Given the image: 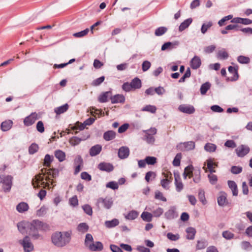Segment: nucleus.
<instances>
[{
  "mask_svg": "<svg viewBox=\"0 0 252 252\" xmlns=\"http://www.w3.org/2000/svg\"><path fill=\"white\" fill-rule=\"evenodd\" d=\"M53 157H51L49 155H45L44 159L43 165L45 166L50 167L51 163L52 162Z\"/></svg>",
  "mask_w": 252,
  "mask_h": 252,
  "instance_id": "nucleus-41",
  "label": "nucleus"
},
{
  "mask_svg": "<svg viewBox=\"0 0 252 252\" xmlns=\"http://www.w3.org/2000/svg\"><path fill=\"white\" fill-rule=\"evenodd\" d=\"M228 185L229 188L231 189L233 195L237 196L238 195V188L236 183L233 181H228Z\"/></svg>",
  "mask_w": 252,
  "mask_h": 252,
  "instance_id": "nucleus-24",
  "label": "nucleus"
},
{
  "mask_svg": "<svg viewBox=\"0 0 252 252\" xmlns=\"http://www.w3.org/2000/svg\"><path fill=\"white\" fill-rule=\"evenodd\" d=\"M182 158V155L180 153L177 154L176 157L174 158V159L173 161V164L174 166H179L180 164V160Z\"/></svg>",
  "mask_w": 252,
  "mask_h": 252,
  "instance_id": "nucleus-51",
  "label": "nucleus"
},
{
  "mask_svg": "<svg viewBox=\"0 0 252 252\" xmlns=\"http://www.w3.org/2000/svg\"><path fill=\"white\" fill-rule=\"evenodd\" d=\"M171 182L170 180L163 179L160 181V185L164 189L168 190L169 189V185Z\"/></svg>",
  "mask_w": 252,
  "mask_h": 252,
  "instance_id": "nucleus-43",
  "label": "nucleus"
},
{
  "mask_svg": "<svg viewBox=\"0 0 252 252\" xmlns=\"http://www.w3.org/2000/svg\"><path fill=\"white\" fill-rule=\"evenodd\" d=\"M242 171V168L240 166H233L231 167V172L234 174L240 173Z\"/></svg>",
  "mask_w": 252,
  "mask_h": 252,
  "instance_id": "nucleus-58",
  "label": "nucleus"
},
{
  "mask_svg": "<svg viewBox=\"0 0 252 252\" xmlns=\"http://www.w3.org/2000/svg\"><path fill=\"white\" fill-rule=\"evenodd\" d=\"M210 84L209 82H206L205 83L203 84L200 88V92L202 94H205L207 91L210 89Z\"/></svg>",
  "mask_w": 252,
  "mask_h": 252,
  "instance_id": "nucleus-45",
  "label": "nucleus"
},
{
  "mask_svg": "<svg viewBox=\"0 0 252 252\" xmlns=\"http://www.w3.org/2000/svg\"><path fill=\"white\" fill-rule=\"evenodd\" d=\"M166 31L167 28L165 27H161L156 30L155 33L156 36H161L165 33Z\"/></svg>",
  "mask_w": 252,
  "mask_h": 252,
  "instance_id": "nucleus-44",
  "label": "nucleus"
},
{
  "mask_svg": "<svg viewBox=\"0 0 252 252\" xmlns=\"http://www.w3.org/2000/svg\"><path fill=\"white\" fill-rule=\"evenodd\" d=\"M116 132L113 130H108L103 134V138L106 141H110L116 137Z\"/></svg>",
  "mask_w": 252,
  "mask_h": 252,
  "instance_id": "nucleus-21",
  "label": "nucleus"
},
{
  "mask_svg": "<svg viewBox=\"0 0 252 252\" xmlns=\"http://www.w3.org/2000/svg\"><path fill=\"white\" fill-rule=\"evenodd\" d=\"M175 184L177 191H181L183 189V184L180 181V177L179 173H174Z\"/></svg>",
  "mask_w": 252,
  "mask_h": 252,
  "instance_id": "nucleus-15",
  "label": "nucleus"
},
{
  "mask_svg": "<svg viewBox=\"0 0 252 252\" xmlns=\"http://www.w3.org/2000/svg\"><path fill=\"white\" fill-rule=\"evenodd\" d=\"M153 218V215L151 213L147 212H143V220L149 222L151 221Z\"/></svg>",
  "mask_w": 252,
  "mask_h": 252,
  "instance_id": "nucleus-46",
  "label": "nucleus"
},
{
  "mask_svg": "<svg viewBox=\"0 0 252 252\" xmlns=\"http://www.w3.org/2000/svg\"><path fill=\"white\" fill-rule=\"evenodd\" d=\"M119 221L117 219H113L111 220L106 221L105 222V226L107 228H112L118 225Z\"/></svg>",
  "mask_w": 252,
  "mask_h": 252,
  "instance_id": "nucleus-35",
  "label": "nucleus"
},
{
  "mask_svg": "<svg viewBox=\"0 0 252 252\" xmlns=\"http://www.w3.org/2000/svg\"><path fill=\"white\" fill-rule=\"evenodd\" d=\"M111 94L110 91L104 92L99 95L98 99V101L101 103H104L107 101L108 97Z\"/></svg>",
  "mask_w": 252,
  "mask_h": 252,
  "instance_id": "nucleus-26",
  "label": "nucleus"
},
{
  "mask_svg": "<svg viewBox=\"0 0 252 252\" xmlns=\"http://www.w3.org/2000/svg\"><path fill=\"white\" fill-rule=\"evenodd\" d=\"M38 150V146L37 144L32 143L29 148V152L30 154L35 153Z\"/></svg>",
  "mask_w": 252,
  "mask_h": 252,
  "instance_id": "nucleus-48",
  "label": "nucleus"
},
{
  "mask_svg": "<svg viewBox=\"0 0 252 252\" xmlns=\"http://www.w3.org/2000/svg\"><path fill=\"white\" fill-rule=\"evenodd\" d=\"M36 127L37 130L40 133H43L45 130L44 125L42 121L37 122Z\"/></svg>",
  "mask_w": 252,
  "mask_h": 252,
  "instance_id": "nucleus-56",
  "label": "nucleus"
},
{
  "mask_svg": "<svg viewBox=\"0 0 252 252\" xmlns=\"http://www.w3.org/2000/svg\"><path fill=\"white\" fill-rule=\"evenodd\" d=\"M85 127V126L84 125V124L83 123H80L79 122H77L75 126H72L71 127V129L72 130H77V129H79L80 130H82L83 129H84Z\"/></svg>",
  "mask_w": 252,
  "mask_h": 252,
  "instance_id": "nucleus-49",
  "label": "nucleus"
},
{
  "mask_svg": "<svg viewBox=\"0 0 252 252\" xmlns=\"http://www.w3.org/2000/svg\"><path fill=\"white\" fill-rule=\"evenodd\" d=\"M218 166V163L214 161V159L209 158L204 163L203 169L204 170L205 172H207L208 170L211 172H215V168Z\"/></svg>",
  "mask_w": 252,
  "mask_h": 252,
  "instance_id": "nucleus-7",
  "label": "nucleus"
},
{
  "mask_svg": "<svg viewBox=\"0 0 252 252\" xmlns=\"http://www.w3.org/2000/svg\"><path fill=\"white\" fill-rule=\"evenodd\" d=\"M178 109L181 112L189 114H192L195 111L194 107L189 105H181Z\"/></svg>",
  "mask_w": 252,
  "mask_h": 252,
  "instance_id": "nucleus-13",
  "label": "nucleus"
},
{
  "mask_svg": "<svg viewBox=\"0 0 252 252\" xmlns=\"http://www.w3.org/2000/svg\"><path fill=\"white\" fill-rule=\"evenodd\" d=\"M209 182L211 184L214 185L216 184L218 181V178L216 175L210 174L208 175Z\"/></svg>",
  "mask_w": 252,
  "mask_h": 252,
  "instance_id": "nucleus-55",
  "label": "nucleus"
},
{
  "mask_svg": "<svg viewBox=\"0 0 252 252\" xmlns=\"http://www.w3.org/2000/svg\"><path fill=\"white\" fill-rule=\"evenodd\" d=\"M192 22V19L190 18L185 20L180 24L179 27V31L180 32H183L189 27Z\"/></svg>",
  "mask_w": 252,
  "mask_h": 252,
  "instance_id": "nucleus-20",
  "label": "nucleus"
},
{
  "mask_svg": "<svg viewBox=\"0 0 252 252\" xmlns=\"http://www.w3.org/2000/svg\"><path fill=\"white\" fill-rule=\"evenodd\" d=\"M110 100L112 104L118 103H124L125 97L122 94H116L110 97Z\"/></svg>",
  "mask_w": 252,
  "mask_h": 252,
  "instance_id": "nucleus-18",
  "label": "nucleus"
},
{
  "mask_svg": "<svg viewBox=\"0 0 252 252\" xmlns=\"http://www.w3.org/2000/svg\"><path fill=\"white\" fill-rule=\"evenodd\" d=\"M84 212L89 215H92L93 213L92 208L89 205H85L83 206Z\"/></svg>",
  "mask_w": 252,
  "mask_h": 252,
  "instance_id": "nucleus-60",
  "label": "nucleus"
},
{
  "mask_svg": "<svg viewBox=\"0 0 252 252\" xmlns=\"http://www.w3.org/2000/svg\"><path fill=\"white\" fill-rule=\"evenodd\" d=\"M162 175L164 176V179H168L169 180H170L171 181H172V175L170 172L168 171H165L162 173Z\"/></svg>",
  "mask_w": 252,
  "mask_h": 252,
  "instance_id": "nucleus-64",
  "label": "nucleus"
},
{
  "mask_svg": "<svg viewBox=\"0 0 252 252\" xmlns=\"http://www.w3.org/2000/svg\"><path fill=\"white\" fill-rule=\"evenodd\" d=\"M129 154V150L127 147H122L118 151V156L121 159L126 158Z\"/></svg>",
  "mask_w": 252,
  "mask_h": 252,
  "instance_id": "nucleus-16",
  "label": "nucleus"
},
{
  "mask_svg": "<svg viewBox=\"0 0 252 252\" xmlns=\"http://www.w3.org/2000/svg\"><path fill=\"white\" fill-rule=\"evenodd\" d=\"M242 248L245 250H249L252 249V246L248 241H243L241 243Z\"/></svg>",
  "mask_w": 252,
  "mask_h": 252,
  "instance_id": "nucleus-57",
  "label": "nucleus"
},
{
  "mask_svg": "<svg viewBox=\"0 0 252 252\" xmlns=\"http://www.w3.org/2000/svg\"><path fill=\"white\" fill-rule=\"evenodd\" d=\"M212 26V23L211 22H209L207 24H203L201 29V32L203 34L205 33L207 30L209 29L210 27H211Z\"/></svg>",
  "mask_w": 252,
  "mask_h": 252,
  "instance_id": "nucleus-50",
  "label": "nucleus"
},
{
  "mask_svg": "<svg viewBox=\"0 0 252 252\" xmlns=\"http://www.w3.org/2000/svg\"><path fill=\"white\" fill-rule=\"evenodd\" d=\"M55 156L60 162L63 161L65 159V153L60 150L55 152Z\"/></svg>",
  "mask_w": 252,
  "mask_h": 252,
  "instance_id": "nucleus-25",
  "label": "nucleus"
},
{
  "mask_svg": "<svg viewBox=\"0 0 252 252\" xmlns=\"http://www.w3.org/2000/svg\"><path fill=\"white\" fill-rule=\"evenodd\" d=\"M238 66H230L228 67V71L229 73L232 74L233 75L232 79H237L239 77L238 73Z\"/></svg>",
  "mask_w": 252,
  "mask_h": 252,
  "instance_id": "nucleus-30",
  "label": "nucleus"
},
{
  "mask_svg": "<svg viewBox=\"0 0 252 252\" xmlns=\"http://www.w3.org/2000/svg\"><path fill=\"white\" fill-rule=\"evenodd\" d=\"M192 170L193 167L192 166H188L186 167L183 174L184 179H186L187 177L189 178H191L192 176Z\"/></svg>",
  "mask_w": 252,
  "mask_h": 252,
  "instance_id": "nucleus-31",
  "label": "nucleus"
},
{
  "mask_svg": "<svg viewBox=\"0 0 252 252\" xmlns=\"http://www.w3.org/2000/svg\"><path fill=\"white\" fill-rule=\"evenodd\" d=\"M106 187L112 189H118V184L115 182H110L106 185Z\"/></svg>",
  "mask_w": 252,
  "mask_h": 252,
  "instance_id": "nucleus-59",
  "label": "nucleus"
},
{
  "mask_svg": "<svg viewBox=\"0 0 252 252\" xmlns=\"http://www.w3.org/2000/svg\"><path fill=\"white\" fill-rule=\"evenodd\" d=\"M71 235V231L56 232L52 235V241L56 246L63 247L70 242Z\"/></svg>",
  "mask_w": 252,
  "mask_h": 252,
  "instance_id": "nucleus-2",
  "label": "nucleus"
},
{
  "mask_svg": "<svg viewBox=\"0 0 252 252\" xmlns=\"http://www.w3.org/2000/svg\"><path fill=\"white\" fill-rule=\"evenodd\" d=\"M30 233H31L32 231L47 230L49 229V226L48 224L39 220H33L30 223Z\"/></svg>",
  "mask_w": 252,
  "mask_h": 252,
  "instance_id": "nucleus-3",
  "label": "nucleus"
},
{
  "mask_svg": "<svg viewBox=\"0 0 252 252\" xmlns=\"http://www.w3.org/2000/svg\"><path fill=\"white\" fill-rule=\"evenodd\" d=\"M156 176V173L153 171H149L146 173L145 179L147 182H150V181L154 180Z\"/></svg>",
  "mask_w": 252,
  "mask_h": 252,
  "instance_id": "nucleus-40",
  "label": "nucleus"
},
{
  "mask_svg": "<svg viewBox=\"0 0 252 252\" xmlns=\"http://www.w3.org/2000/svg\"><path fill=\"white\" fill-rule=\"evenodd\" d=\"M157 108L154 105H147L143 108V111H148L152 113H155L156 112Z\"/></svg>",
  "mask_w": 252,
  "mask_h": 252,
  "instance_id": "nucleus-47",
  "label": "nucleus"
},
{
  "mask_svg": "<svg viewBox=\"0 0 252 252\" xmlns=\"http://www.w3.org/2000/svg\"><path fill=\"white\" fill-rule=\"evenodd\" d=\"M144 132L146 141L150 144L154 143L155 138L153 135L157 133V129L155 128H151L150 129L144 131Z\"/></svg>",
  "mask_w": 252,
  "mask_h": 252,
  "instance_id": "nucleus-8",
  "label": "nucleus"
},
{
  "mask_svg": "<svg viewBox=\"0 0 252 252\" xmlns=\"http://www.w3.org/2000/svg\"><path fill=\"white\" fill-rule=\"evenodd\" d=\"M89 247L91 251H101L103 249V245L101 242H97L94 244H90Z\"/></svg>",
  "mask_w": 252,
  "mask_h": 252,
  "instance_id": "nucleus-23",
  "label": "nucleus"
},
{
  "mask_svg": "<svg viewBox=\"0 0 252 252\" xmlns=\"http://www.w3.org/2000/svg\"><path fill=\"white\" fill-rule=\"evenodd\" d=\"M138 216V213L135 211L130 212L126 216V218L128 220H134Z\"/></svg>",
  "mask_w": 252,
  "mask_h": 252,
  "instance_id": "nucleus-52",
  "label": "nucleus"
},
{
  "mask_svg": "<svg viewBox=\"0 0 252 252\" xmlns=\"http://www.w3.org/2000/svg\"><path fill=\"white\" fill-rule=\"evenodd\" d=\"M58 170L56 169H42L40 172L35 175L32 180V185L34 188L42 187L44 188H50L54 185L53 178L58 175Z\"/></svg>",
  "mask_w": 252,
  "mask_h": 252,
  "instance_id": "nucleus-1",
  "label": "nucleus"
},
{
  "mask_svg": "<svg viewBox=\"0 0 252 252\" xmlns=\"http://www.w3.org/2000/svg\"><path fill=\"white\" fill-rule=\"evenodd\" d=\"M38 119V115L36 113H32L29 116L26 117L24 120V124L29 126L33 125Z\"/></svg>",
  "mask_w": 252,
  "mask_h": 252,
  "instance_id": "nucleus-9",
  "label": "nucleus"
},
{
  "mask_svg": "<svg viewBox=\"0 0 252 252\" xmlns=\"http://www.w3.org/2000/svg\"><path fill=\"white\" fill-rule=\"evenodd\" d=\"M140 87L141 80H132L130 83H124L122 86V88L126 92H129L133 89L139 88Z\"/></svg>",
  "mask_w": 252,
  "mask_h": 252,
  "instance_id": "nucleus-5",
  "label": "nucleus"
},
{
  "mask_svg": "<svg viewBox=\"0 0 252 252\" xmlns=\"http://www.w3.org/2000/svg\"><path fill=\"white\" fill-rule=\"evenodd\" d=\"M81 178L87 181H90L92 180L91 176L86 172H83L81 174Z\"/></svg>",
  "mask_w": 252,
  "mask_h": 252,
  "instance_id": "nucleus-61",
  "label": "nucleus"
},
{
  "mask_svg": "<svg viewBox=\"0 0 252 252\" xmlns=\"http://www.w3.org/2000/svg\"><path fill=\"white\" fill-rule=\"evenodd\" d=\"M98 168L101 171L109 172L114 169V167L113 165L110 163L103 162L98 165Z\"/></svg>",
  "mask_w": 252,
  "mask_h": 252,
  "instance_id": "nucleus-12",
  "label": "nucleus"
},
{
  "mask_svg": "<svg viewBox=\"0 0 252 252\" xmlns=\"http://www.w3.org/2000/svg\"><path fill=\"white\" fill-rule=\"evenodd\" d=\"M157 162V158L154 157H147L143 161V167L145 163L148 165H154Z\"/></svg>",
  "mask_w": 252,
  "mask_h": 252,
  "instance_id": "nucleus-29",
  "label": "nucleus"
},
{
  "mask_svg": "<svg viewBox=\"0 0 252 252\" xmlns=\"http://www.w3.org/2000/svg\"><path fill=\"white\" fill-rule=\"evenodd\" d=\"M12 177L11 176L0 175V184H2V188L5 192L9 191L12 186Z\"/></svg>",
  "mask_w": 252,
  "mask_h": 252,
  "instance_id": "nucleus-4",
  "label": "nucleus"
},
{
  "mask_svg": "<svg viewBox=\"0 0 252 252\" xmlns=\"http://www.w3.org/2000/svg\"><path fill=\"white\" fill-rule=\"evenodd\" d=\"M113 204V201L112 198L106 197L104 198L102 197L99 198L96 201V205L98 207H100V205L103 206L106 209H110Z\"/></svg>",
  "mask_w": 252,
  "mask_h": 252,
  "instance_id": "nucleus-6",
  "label": "nucleus"
},
{
  "mask_svg": "<svg viewBox=\"0 0 252 252\" xmlns=\"http://www.w3.org/2000/svg\"><path fill=\"white\" fill-rule=\"evenodd\" d=\"M216 149H217L216 145L213 143H208L206 144L204 146L205 150L208 152H210V153L214 152L216 151Z\"/></svg>",
  "mask_w": 252,
  "mask_h": 252,
  "instance_id": "nucleus-33",
  "label": "nucleus"
},
{
  "mask_svg": "<svg viewBox=\"0 0 252 252\" xmlns=\"http://www.w3.org/2000/svg\"><path fill=\"white\" fill-rule=\"evenodd\" d=\"M186 232L187 233V238L188 239H193L194 238L196 233L195 229L192 227H189L187 229Z\"/></svg>",
  "mask_w": 252,
  "mask_h": 252,
  "instance_id": "nucleus-34",
  "label": "nucleus"
},
{
  "mask_svg": "<svg viewBox=\"0 0 252 252\" xmlns=\"http://www.w3.org/2000/svg\"><path fill=\"white\" fill-rule=\"evenodd\" d=\"M237 61L241 64H248L250 62V59L248 57L239 56L237 57Z\"/></svg>",
  "mask_w": 252,
  "mask_h": 252,
  "instance_id": "nucleus-38",
  "label": "nucleus"
},
{
  "mask_svg": "<svg viewBox=\"0 0 252 252\" xmlns=\"http://www.w3.org/2000/svg\"><path fill=\"white\" fill-rule=\"evenodd\" d=\"M12 122L11 120H7L2 122L1 124V128L3 131L8 130L12 126Z\"/></svg>",
  "mask_w": 252,
  "mask_h": 252,
  "instance_id": "nucleus-28",
  "label": "nucleus"
},
{
  "mask_svg": "<svg viewBox=\"0 0 252 252\" xmlns=\"http://www.w3.org/2000/svg\"><path fill=\"white\" fill-rule=\"evenodd\" d=\"M46 208L45 206H42L39 209L36 211V215L38 217L43 216L46 214Z\"/></svg>",
  "mask_w": 252,
  "mask_h": 252,
  "instance_id": "nucleus-53",
  "label": "nucleus"
},
{
  "mask_svg": "<svg viewBox=\"0 0 252 252\" xmlns=\"http://www.w3.org/2000/svg\"><path fill=\"white\" fill-rule=\"evenodd\" d=\"M201 64V61L200 58L198 56H194L190 62V65L192 68L194 69H197L200 67Z\"/></svg>",
  "mask_w": 252,
  "mask_h": 252,
  "instance_id": "nucleus-17",
  "label": "nucleus"
},
{
  "mask_svg": "<svg viewBox=\"0 0 252 252\" xmlns=\"http://www.w3.org/2000/svg\"><path fill=\"white\" fill-rule=\"evenodd\" d=\"M69 204L73 206H77L78 204V201L77 196L75 195L69 199Z\"/></svg>",
  "mask_w": 252,
  "mask_h": 252,
  "instance_id": "nucleus-63",
  "label": "nucleus"
},
{
  "mask_svg": "<svg viewBox=\"0 0 252 252\" xmlns=\"http://www.w3.org/2000/svg\"><path fill=\"white\" fill-rule=\"evenodd\" d=\"M68 109V104H65L61 106L55 108V112L57 115H60L66 111Z\"/></svg>",
  "mask_w": 252,
  "mask_h": 252,
  "instance_id": "nucleus-32",
  "label": "nucleus"
},
{
  "mask_svg": "<svg viewBox=\"0 0 252 252\" xmlns=\"http://www.w3.org/2000/svg\"><path fill=\"white\" fill-rule=\"evenodd\" d=\"M81 141L82 139L81 138L73 136L69 139V143L71 146H75L78 145Z\"/></svg>",
  "mask_w": 252,
  "mask_h": 252,
  "instance_id": "nucleus-39",
  "label": "nucleus"
},
{
  "mask_svg": "<svg viewBox=\"0 0 252 252\" xmlns=\"http://www.w3.org/2000/svg\"><path fill=\"white\" fill-rule=\"evenodd\" d=\"M155 198L157 200H159L163 202H166L167 201V199L166 197L164 196L163 193L159 190H156L155 191Z\"/></svg>",
  "mask_w": 252,
  "mask_h": 252,
  "instance_id": "nucleus-36",
  "label": "nucleus"
},
{
  "mask_svg": "<svg viewBox=\"0 0 252 252\" xmlns=\"http://www.w3.org/2000/svg\"><path fill=\"white\" fill-rule=\"evenodd\" d=\"M222 236L226 239L229 240L232 239L234 235L233 233L229 231H225L222 233Z\"/></svg>",
  "mask_w": 252,
  "mask_h": 252,
  "instance_id": "nucleus-54",
  "label": "nucleus"
},
{
  "mask_svg": "<svg viewBox=\"0 0 252 252\" xmlns=\"http://www.w3.org/2000/svg\"><path fill=\"white\" fill-rule=\"evenodd\" d=\"M228 56L227 51L224 49H222L218 51L217 57L220 60H225L228 58Z\"/></svg>",
  "mask_w": 252,
  "mask_h": 252,
  "instance_id": "nucleus-27",
  "label": "nucleus"
},
{
  "mask_svg": "<svg viewBox=\"0 0 252 252\" xmlns=\"http://www.w3.org/2000/svg\"><path fill=\"white\" fill-rule=\"evenodd\" d=\"M224 145H225V146H226L227 147L232 148H234L236 147V143H235V142L233 140H227L225 142Z\"/></svg>",
  "mask_w": 252,
  "mask_h": 252,
  "instance_id": "nucleus-62",
  "label": "nucleus"
},
{
  "mask_svg": "<svg viewBox=\"0 0 252 252\" xmlns=\"http://www.w3.org/2000/svg\"><path fill=\"white\" fill-rule=\"evenodd\" d=\"M20 243L22 245L25 252H31L33 250V246L30 242L29 237H25Z\"/></svg>",
  "mask_w": 252,
  "mask_h": 252,
  "instance_id": "nucleus-10",
  "label": "nucleus"
},
{
  "mask_svg": "<svg viewBox=\"0 0 252 252\" xmlns=\"http://www.w3.org/2000/svg\"><path fill=\"white\" fill-rule=\"evenodd\" d=\"M218 202L220 206H224L227 204L226 194L224 192H220L218 198Z\"/></svg>",
  "mask_w": 252,
  "mask_h": 252,
  "instance_id": "nucleus-22",
  "label": "nucleus"
},
{
  "mask_svg": "<svg viewBox=\"0 0 252 252\" xmlns=\"http://www.w3.org/2000/svg\"><path fill=\"white\" fill-rule=\"evenodd\" d=\"M238 157H243L246 155L250 151L249 148L245 145H241L235 150Z\"/></svg>",
  "mask_w": 252,
  "mask_h": 252,
  "instance_id": "nucleus-11",
  "label": "nucleus"
},
{
  "mask_svg": "<svg viewBox=\"0 0 252 252\" xmlns=\"http://www.w3.org/2000/svg\"><path fill=\"white\" fill-rule=\"evenodd\" d=\"M29 209L28 204L25 202H21L16 206V210L20 213H24Z\"/></svg>",
  "mask_w": 252,
  "mask_h": 252,
  "instance_id": "nucleus-14",
  "label": "nucleus"
},
{
  "mask_svg": "<svg viewBox=\"0 0 252 252\" xmlns=\"http://www.w3.org/2000/svg\"><path fill=\"white\" fill-rule=\"evenodd\" d=\"M30 225V224L28 222L22 221V222H19L17 224V227H18L19 230L21 233H24L26 227L29 226Z\"/></svg>",
  "mask_w": 252,
  "mask_h": 252,
  "instance_id": "nucleus-37",
  "label": "nucleus"
},
{
  "mask_svg": "<svg viewBox=\"0 0 252 252\" xmlns=\"http://www.w3.org/2000/svg\"><path fill=\"white\" fill-rule=\"evenodd\" d=\"M89 229V226L86 223H80L78 227L77 230L82 233H85L88 231Z\"/></svg>",
  "mask_w": 252,
  "mask_h": 252,
  "instance_id": "nucleus-42",
  "label": "nucleus"
},
{
  "mask_svg": "<svg viewBox=\"0 0 252 252\" xmlns=\"http://www.w3.org/2000/svg\"><path fill=\"white\" fill-rule=\"evenodd\" d=\"M102 150V146L100 145L97 144L93 146L89 151L91 156L94 157L98 155Z\"/></svg>",
  "mask_w": 252,
  "mask_h": 252,
  "instance_id": "nucleus-19",
  "label": "nucleus"
}]
</instances>
